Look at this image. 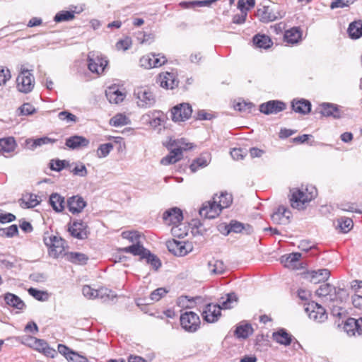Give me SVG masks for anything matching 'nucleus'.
<instances>
[{"label": "nucleus", "mask_w": 362, "mask_h": 362, "mask_svg": "<svg viewBox=\"0 0 362 362\" xmlns=\"http://www.w3.org/2000/svg\"><path fill=\"white\" fill-rule=\"evenodd\" d=\"M238 303V296L234 293H230L219 299L218 304H208L206 305L202 316L207 322L213 323L218 321L221 316V310L230 309Z\"/></svg>", "instance_id": "obj_1"}, {"label": "nucleus", "mask_w": 362, "mask_h": 362, "mask_svg": "<svg viewBox=\"0 0 362 362\" xmlns=\"http://www.w3.org/2000/svg\"><path fill=\"white\" fill-rule=\"evenodd\" d=\"M317 195L316 189L310 186L309 187L296 189L293 190L291 194V203L294 209H303L305 204L310 202Z\"/></svg>", "instance_id": "obj_2"}, {"label": "nucleus", "mask_w": 362, "mask_h": 362, "mask_svg": "<svg viewBox=\"0 0 362 362\" xmlns=\"http://www.w3.org/2000/svg\"><path fill=\"white\" fill-rule=\"evenodd\" d=\"M180 325L185 331L190 333L197 332L201 325L199 315L192 311H186L180 318Z\"/></svg>", "instance_id": "obj_3"}, {"label": "nucleus", "mask_w": 362, "mask_h": 362, "mask_svg": "<svg viewBox=\"0 0 362 362\" xmlns=\"http://www.w3.org/2000/svg\"><path fill=\"white\" fill-rule=\"evenodd\" d=\"M16 83L17 88L20 92L25 93L30 92L35 85V79L30 71L21 68L16 78Z\"/></svg>", "instance_id": "obj_4"}, {"label": "nucleus", "mask_w": 362, "mask_h": 362, "mask_svg": "<svg viewBox=\"0 0 362 362\" xmlns=\"http://www.w3.org/2000/svg\"><path fill=\"white\" fill-rule=\"evenodd\" d=\"M44 243L49 247V255L54 258L63 255L65 250V242L55 235L44 238Z\"/></svg>", "instance_id": "obj_5"}, {"label": "nucleus", "mask_w": 362, "mask_h": 362, "mask_svg": "<svg viewBox=\"0 0 362 362\" xmlns=\"http://www.w3.org/2000/svg\"><path fill=\"white\" fill-rule=\"evenodd\" d=\"M134 95L137 99V105L142 108L152 107L156 103L154 94L147 87H139L135 89Z\"/></svg>", "instance_id": "obj_6"}, {"label": "nucleus", "mask_w": 362, "mask_h": 362, "mask_svg": "<svg viewBox=\"0 0 362 362\" xmlns=\"http://www.w3.org/2000/svg\"><path fill=\"white\" fill-rule=\"evenodd\" d=\"M166 246L170 252L175 256L182 257L190 252L193 246L191 243L175 239L167 241Z\"/></svg>", "instance_id": "obj_7"}, {"label": "nucleus", "mask_w": 362, "mask_h": 362, "mask_svg": "<svg viewBox=\"0 0 362 362\" xmlns=\"http://www.w3.org/2000/svg\"><path fill=\"white\" fill-rule=\"evenodd\" d=\"M285 12L279 9V7L274 8L264 6L262 8L258 9L257 14L261 21L264 23L272 22L279 18H282L285 16Z\"/></svg>", "instance_id": "obj_8"}, {"label": "nucleus", "mask_w": 362, "mask_h": 362, "mask_svg": "<svg viewBox=\"0 0 362 362\" xmlns=\"http://www.w3.org/2000/svg\"><path fill=\"white\" fill-rule=\"evenodd\" d=\"M305 312L310 320L316 322H323L327 319V314L325 309L320 304L312 302L305 308Z\"/></svg>", "instance_id": "obj_9"}, {"label": "nucleus", "mask_w": 362, "mask_h": 362, "mask_svg": "<svg viewBox=\"0 0 362 362\" xmlns=\"http://www.w3.org/2000/svg\"><path fill=\"white\" fill-rule=\"evenodd\" d=\"M27 344L37 351L42 353L46 356L54 358L57 354L56 350L51 348L49 344L43 339H37L33 337L28 338Z\"/></svg>", "instance_id": "obj_10"}, {"label": "nucleus", "mask_w": 362, "mask_h": 362, "mask_svg": "<svg viewBox=\"0 0 362 362\" xmlns=\"http://www.w3.org/2000/svg\"><path fill=\"white\" fill-rule=\"evenodd\" d=\"M88 69L98 74H102L107 65V61L102 56L96 55L94 52H90L88 55Z\"/></svg>", "instance_id": "obj_11"}, {"label": "nucleus", "mask_w": 362, "mask_h": 362, "mask_svg": "<svg viewBox=\"0 0 362 362\" xmlns=\"http://www.w3.org/2000/svg\"><path fill=\"white\" fill-rule=\"evenodd\" d=\"M192 113V108L189 103H181L171 110L172 119L175 122H182L188 119Z\"/></svg>", "instance_id": "obj_12"}, {"label": "nucleus", "mask_w": 362, "mask_h": 362, "mask_svg": "<svg viewBox=\"0 0 362 362\" xmlns=\"http://www.w3.org/2000/svg\"><path fill=\"white\" fill-rule=\"evenodd\" d=\"M221 211V209L217 204L216 198H213V201L203 204L199 209V214L205 218L212 219L217 217Z\"/></svg>", "instance_id": "obj_13"}, {"label": "nucleus", "mask_w": 362, "mask_h": 362, "mask_svg": "<svg viewBox=\"0 0 362 362\" xmlns=\"http://www.w3.org/2000/svg\"><path fill=\"white\" fill-rule=\"evenodd\" d=\"M68 230L71 235L78 240H84L88 238V226L82 221H74L69 224Z\"/></svg>", "instance_id": "obj_14"}, {"label": "nucleus", "mask_w": 362, "mask_h": 362, "mask_svg": "<svg viewBox=\"0 0 362 362\" xmlns=\"http://www.w3.org/2000/svg\"><path fill=\"white\" fill-rule=\"evenodd\" d=\"M18 144L13 136L0 138V153L5 158H11Z\"/></svg>", "instance_id": "obj_15"}, {"label": "nucleus", "mask_w": 362, "mask_h": 362, "mask_svg": "<svg viewBox=\"0 0 362 362\" xmlns=\"http://www.w3.org/2000/svg\"><path fill=\"white\" fill-rule=\"evenodd\" d=\"M163 219L165 224L177 226L183 219L182 212L179 208L173 207L163 213Z\"/></svg>", "instance_id": "obj_16"}, {"label": "nucleus", "mask_w": 362, "mask_h": 362, "mask_svg": "<svg viewBox=\"0 0 362 362\" xmlns=\"http://www.w3.org/2000/svg\"><path fill=\"white\" fill-rule=\"evenodd\" d=\"M286 109V104L279 100H269L259 105V111L265 115L277 114Z\"/></svg>", "instance_id": "obj_17"}, {"label": "nucleus", "mask_w": 362, "mask_h": 362, "mask_svg": "<svg viewBox=\"0 0 362 362\" xmlns=\"http://www.w3.org/2000/svg\"><path fill=\"white\" fill-rule=\"evenodd\" d=\"M157 81L162 88L166 89H173L177 87L179 83V81L175 74L171 72L160 74Z\"/></svg>", "instance_id": "obj_18"}, {"label": "nucleus", "mask_w": 362, "mask_h": 362, "mask_svg": "<svg viewBox=\"0 0 362 362\" xmlns=\"http://www.w3.org/2000/svg\"><path fill=\"white\" fill-rule=\"evenodd\" d=\"M330 272L327 269L308 271L305 274V278L313 284H319L328 279Z\"/></svg>", "instance_id": "obj_19"}, {"label": "nucleus", "mask_w": 362, "mask_h": 362, "mask_svg": "<svg viewBox=\"0 0 362 362\" xmlns=\"http://www.w3.org/2000/svg\"><path fill=\"white\" fill-rule=\"evenodd\" d=\"M86 206V202L83 197L78 195L72 196L67 199V207L73 214L81 213Z\"/></svg>", "instance_id": "obj_20"}, {"label": "nucleus", "mask_w": 362, "mask_h": 362, "mask_svg": "<svg viewBox=\"0 0 362 362\" xmlns=\"http://www.w3.org/2000/svg\"><path fill=\"white\" fill-rule=\"evenodd\" d=\"M105 95L110 103L118 104L124 100L126 95L119 90L115 85L111 86L105 90Z\"/></svg>", "instance_id": "obj_21"}, {"label": "nucleus", "mask_w": 362, "mask_h": 362, "mask_svg": "<svg viewBox=\"0 0 362 362\" xmlns=\"http://www.w3.org/2000/svg\"><path fill=\"white\" fill-rule=\"evenodd\" d=\"M320 113L325 117H332L334 119L341 117V110L337 105L323 103L320 105Z\"/></svg>", "instance_id": "obj_22"}, {"label": "nucleus", "mask_w": 362, "mask_h": 362, "mask_svg": "<svg viewBox=\"0 0 362 362\" xmlns=\"http://www.w3.org/2000/svg\"><path fill=\"white\" fill-rule=\"evenodd\" d=\"M66 146L71 149L87 147L90 141L82 136H72L66 139Z\"/></svg>", "instance_id": "obj_23"}, {"label": "nucleus", "mask_w": 362, "mask_h": 362, "mask_svg": "<svg viewBox=\"0 0 362 362\" xmlns=\"http://www.w3.org/2000/svg\"><path fill=\"white\" fill-rule=\"evenodd\" d=\"M301 257V254L299 252H293L288 255H284L281 257V262L284 264L286 267L292 269H298L300 263V259Z\"/></svg>", "instance_id": "obj_24"}, {"label": "nucleus", "mask_w": 362, "mask_h": 362, "mask_svg": "<svg viewBox=\"0 0 362 362\" xmlns=\"http://www.w3.org/2000/svg\"><path fill=\"white\" fill-rule=\"evenodd\" d=\"M272 339L281 345L288 346L292 341L293 336L288 333L285 329L281 328L273 332Z\"/></svg>", "instance_id": "obj_25"}, {"label": "nucleus", "mask_w": 362, "mask_h": 362, "mask_svg": "<svg viewBox=\"0 0 362 362\" xmlns=\"http://www.w3.org/2000/svg\"><path fill=\"white\" fill-rule=\"evenodd\" d=\"M49 202L53 210L57 213L62 212L65 208V199L58 193H52L49 196Z\"/></svg>", "instance_id": "obj_26"}, {"label": "nucleus", "mask_w": 362, "mask_h": 362, "mask_svg": "<svg viewBox=\"0 0 362 362\" xmlns=\"http://www.w3.org/2000/svg\"><path fill=\"white\" fill-rule=\"evenodd\" d=\"M147 250H148L144 248L140 243H134L130 246L120 249L122 252L130 253L134 256H139L141 259H144Z\"/></svg>", "instance_id": "obj_27"}, {"label": "nucleus", "mask_w": 362, "mask_h": 362, "mask_svg": "<svg viewBox=\"0 0 362 362\" xmlns=\"http://www.w3.org/2000/svg\"><path fill=\"white\" fill-rule=\"evenodd\" d=\"M291 106L296 112L303 115L309 113L311 110L310 103L305 99L293 100L291 103Z\"/></svg>", "instance_id": "obj_28"}, {"label": "nucleus", "mask_w": 362, "mask_h": 362, "mask_svg": "<svg viewBox=\"0 0 362 362\" xmlns=\"http://www.w3.org/2000/svg\"><path fill=\"white\" fill-rule=\"evenodd\" d=\"M57 141L56 139H52L47 136H44L35 139H28L25 141L27 145H30L29 148L32 151L35 150L36 148L47 145V144H53Z\"/></svg>", "instance_id": "obj_29"}, {"label": "nucleus", "mask_w": 362, "mask_h": 362, "mask_svg": "<svg viewBox=\"0 0 362 362\" xmlns=\"http://www.w3.org/2000/svg\"><path fill=\"white\" fill-rule=\"evenodd\" d=\"M40 202L37 199V196L34 194H23L22 198L19 200L20 206L23 209L33 208L38 205Z\"/></svg>", "instance_id": "obj_30"}, {"label": "nucleus", "mask_w": 362, "mask_h": 362, "mask_svg": "<svg viewBox=\"0 0 362 362\" xmlns=\"http://www.w3.org/2000/svg\"><path fill=\"white\" fill-rule=\"evenodd\" d=\"M302 33L300 29L297 27H293L285 32L284 40L286 42L291 44H296L301 39Z\"/></svg>", "instance_id": "obj_31"}, {"label": "nucleus", "mask_w": 362, "mask_h": 362, "mask_svg": "<svg viewBox=\"0 0 362 362\" xmlns=\"http://www.w3.org/2000/svg\"><path fill=\"white\" fill-rule=\"evenodd\" d=\"M182 158V154L180 153L179 150L173 149L172 148L170 151V153L161 159L160 163L164 165L174 164L176 162L181 160Z\"/></svg>", "instance_id": "obj_32"}, {"label": "nucleus", "mask_w": 362, "mask_h": 362, "mask_svg": "<svg viewBox=\"0 0 362 362\" xmlns=\"http://www.w3.org/2000/svg\"><path fill=\"white\" fill-rule=\"evenodd\" d=\"M4 300L7 305L18 310L25 307L24 302L17 296L8 293L5 295Z\"/></svg>", "instance_id": "obj_33"}, {"label": "nucleus", "mask_w": 362, "mask_h": 362, "mask_svg": "<svg viewBox=\"0 0 362 362\" xmlns=\"http://www.w3.org/2000/svg\"><path fill=\"white\" fill-rule=\"evenodd\" d=\"M208 269L213 274H221L225 272L226 267L223 261L214 259L208 262Z\"/></svg>", "instance_id": "obj_34"}, {"label": "nucleus", "mask_w": 362, "mask_h": 362, "mask_svg": "<svg viewBox=\"0 0 362 362\" xmlns=\"http://www.w3.org/2000/svg\"><path fill=\"white\" fill-rule=\"evenodd\" d=\"M253 332V329L250 324L240 325L236 327L235 335L239 339H246Z\"/></svg>", "instance_id": "obj_35"}, {"label": "nucleus", "mask_w": 362, "mask_h": 362, "mask_svg": "<svg viewBox=\"0 0 362 362\" xmlns=\"http://www.w3.org/2000/svg\"><path fill=\"white\" fill-rule=\"evenodd\" d=\"M348 33L351 38L358 39L362 36V21H358L350 23Z\"/></svg>", "instance_id": "obj_36"}, {"label": "nucleus", "mask_w": 362, "mask_h": 362, "mask_svg": "<svg viewBox=\"0 0 362 362\" xmlns=\"http://www.w3.org/2000/svg\"><path fill=\"white\" fill-rule=\"evenodd\" d=\"M344 329L349 335H354L356 332L358 334V318L347 319L344 325Z\"/></svg>", "instance_id": "obj_37"}, {"label": "nucleus", "mask_w": 362, "mask_h": 362, "mask_svg": "<svg viewBox=\"0 0 362 362\" xmlns=\"http://www.w3.org/2000/svg\"><path fill=\"white\" fill-rule=\"evenodd\" d=\"M213 198H216L217 204L221 210L228 207L233 202L232 195L227 192H222L219 196L216 195Z\"/></svg>", "instance_id": "obj_38"}, {"label": "nucleus", "mask_w": 362, "mask_h": 362, "mask_svg": "<svg viewBox=\"0 0 362 362\" xmlns=\"http://www.w3.org/2000/svg\"><path fill=\"white\" fill-rule=\"evenodd\" d=\"M253 42L259 48L267 49L272 45V40L265 35H256L253 37Z\"/></svg>", "instance_id": "obj_39"}, {"label": "nucleus", "mask_w": 362, "mask_h": 362, "mask_svg": "<svg viewBox=\"0 0 362 362\" xmlns=\"http://www.w3.org/2000/svg\"><path fill=\"white\" fill-rule=\"evenodd\" d=\"M75 13L74 11H61L54 16V21L56 23L70 21L74 18Z\"/></svg>", "instance_id": "obj_40"}, {"label": "nucleus", "mask_w": 362, "mask_h": 362, "mask_svg": "<svg viewBox=\"0 0 362 362\" xmlns=\"http://www.w3.org/2000/svg\"><path fill=\"white\" fill-rule=\"evenodd\" d=\"M116 296L113 292L107 288L96 289V298H100L104 302L113 300Z\"/></svg>", "instance_id": "obj_41"}, {"label": "nucleus", "mask_w": 362, "mask_h": 362, "mask_svg": "<svg viewBox=\"0 0 362 362\" xmlns=\"http://www.w3.org/2000/svg\"><path fill=\"white\" fill-rule=\"evenodd\" d=\"M285 207L280 206L276 211H274L271 218L274 223L278 224H286V218L284 216Z\"/></svg>", "instance_id": "obj_42"}, {"label": "nucleus", "mask_w": 362, "mask_h": 362, "mask_svg": "<svg viewBox=\"0 0 362 362\" xmlns=\"http://www.w3.org/2000/svg\"><path fill=\"white\" fill-rule=\"evenodd\" d=\"M68 259L74 264H86L88 257L86 255L79 252H70L68 254Z\"/></svg>", "instance_id": "obj_43"}, {"label": "nucleus", "mask_w": 362, "mask_h": 362, "mask_svg": "<svg viewBox=\"0 0 362 362\" xmlns=\"http://www.w3.org/2000/svg\"><path fill=\"white\" fill-rule=\"evenodd\" d=\"M337 221L338 226L343 233L349 232L353 227V221L350 218L341 217Z\"/></svg>", "instance_id": "obj_44"}, {"label": "nucleus", "mask_w": 362, "mask_h": 362, "mask_svg": "<svg viewBox=\"0 0 362 362\" xmlns=\"http://www.w3.org/2000/svg\"><path fill=\"white\" fill-rule=\"evenodd\" d=\"M113 145L111 143L103 144L99 146L97 149V156L100 158H105L112 150Z\"/></svg>", "instance_id": "obj_45"}, {"label": "nucleus", "mask_w": 362, "mask_h": 362, "mask_svg": "<svg viewBox=\"0 0 362 362\" xmlns=\"http://www.w3.org/2000/svg\"><path fill=\"white\" fill-rule=\"evenodd\" d=\"M144 259H146L147 263L150 264L156 270H157L161 266L160 259L156 255L151 254L148 250L144 256Z\"/></svg>", "instance_id": "obj_46"}, {"label": "nucleus", "mask_w": 362, "mask_h": 362, "mask_svg": "<svg viewBox=\"0 0 362 362\" xmlns=\"http://www.w3.org/2000/svg\"><path fill=\"white\" fill-rule=\"evenodd\" d=\"M28 293L40 301H46L48 300V293L45 291H42L34 288L28 289Z\"/></svg>", "instance_id": "obj_47"}, {"label": "nucleus", "mask_w": 362, "mask_h": 362, "mask_svg": "<svg viewBox=\"0 0 362 362\" xmlns=\"http://www.w3.org/2000/svg\"><path fill=\"white\" fill-rule=\"evenodd\" d=\"M171 146H174L173 148V149H178L182 154L183 151H186L192 148V144L186 142L185 139H184L175 141L174 144H172Z\"/></svg>", "instance_id": "obj_48"}, {"label": "nucleus", "mask_w": 362, "mask_h": 362, "mask_svg": "<svg viewBox=\"0 0 362 362\" xmlns=\"http://www.w3.org/2000/svg\"><path fill=\"white\" fill-rule=\"evenodd\" d=\"M128 120L125 115L117 114L110 119V124L114 127H121L127 124Z\"/></svg>", "instance_id": "obj_49"}, {"label": "nucleus", "mask_w": 362, "mask_h": 362, "mask_svg": "<svg viewBox=\"0 0 362 362\" xmlns=\"http://www.w3.org/2000/svg\"><path fill=\"white\" fill-rule=\"evenodd\" d=\"M18 233V226L15 224L6 228H0V235L12 238Z\"/></svg>", "instance_id": "obj_50"}, {"label": "nucleus", "mask_w": 362, "mask_h": 362, "mask_svg": "<svg viewBox=\"0 0 362 362\" xmlns=\"http://www.w3.org/2000/svg\"><path fill=\"white\" fill-rule=\"evenodd\" d=\"M209 164V162L207 159L205 158L201 157L198 158L192 162V163L190 165V170L192 172L195 173L199 170L200 168H204L207 166Z\"/></svg>", "instance_id": "obj_51"}, {"label": "nucleus", "mask_w": 362, "mask_h": 362, "mask_svg": "<svg viewBox=\"0 0 362 362\" xmlns=\"http://www.w3.org/2000/svg\"><path fill=\"white\" fill-rule=\"evenodd\" d=\"M226 229L227 230L226 234H228L231 232L240 233L244 229V226L240 222L232 221L228 226H226Z\"/></svg>", "instance_id": "obj_52"}, {"label": "nucleus", "mask_w": 362, "mask_h": 362, "mask_svg": "<svg viewBox=\"0 0 362 362\" xmlns=\"http://www.w3.org/2000/svg\"><path fill=\"white\" fill-rule=\"evenodd\" d=\"M141 66L149 69L153 68V54L143 56L140 60Z\"/></svg>", "instance_id": "obj_53"}, {"label": "nucleus", "mask_w": 362, "mask_h": 362, "mask_svg": "<svg viewBox=\"0 0 362 362\" xmlns=\"http://www.w3.org/2000/svg\"><path fill=\"white\" fill-rule=\"evenodd\" d=\"M58 118L66 123L76 122L77 117L74 114L68 111H62L58 114Z\"/></svg>", "instance_id": "obj_54"}, {"label": "nucleus", "mask_w": 362, "mask_h": 362, "mask_svg": "<svg viewBox=\"0 0 362 362\" xmlns=\"http://www.w3.org/2000/svg\"><path fill=\"white\" fill-rule=\"evenodd\" d=\"M68 165V162L65 160H52L50 162V168L52 170L59 172Z\"/></svg>", "instance_id": "obj_55"}, {"label": "nucleus", "mask_w": 362, "mask_h": 362, "mask_svg": "<svg viewBox=\"0 0 362 362\" xmlns=\"http://www.w3.org/2000/svg\"><path fill=\"white\" fill-rule=\"evenodd\" d=\"M154 35L152 33H146L140 32L136 35V39L141 44H151L154 40Z\"/></svg>", "instance_id": "obj_56"}, {"label": "nucleus", "mask_w": 362, "mask_h": 362, "mask_svg": "<svg viewBox=\"0 0 362 362\" xmlns=\"http://www.w3.org/2000/svg\"><path fill=\"white\" fill-rule=\"evenodd\" d=\"M132 44V41L131 37H126L116 43V48L117 50L126 51L131 47Z\"/></svg>", "instance_id": "obj_57"}, {"label": "nucleus", "mask_w": 362, "mask_h": 362, "mask_svg": "<svg viewBox=\"0 0 362 362\" xmlns=\"http://www.w3.org/2000/svg\"><path fill=\"white\" fill-rule=\"evenodd\" d=\"M11 78L10 70L3 66H0V86H4Z\"/></svg>", "instance_id": "obj_58"}, {"label": "nucleus", "mask_w": 362, "mask_h": 362, "mask_svg": "<svg viewBox=\"0 0 362 362\" xmlns=\"http://www.w3.org/2000/svg\"><path fill=\"white\" fill-rule=\"evenodd\" d=\"M333 289L334 287L330 284H324L316 290V294L319 296H327L332 292Z\"/></svg>", "instance_id": "obj_59"}, {"label": "nucleus", "mask_w": 362, "mask_h": 362, "mask_svg": "<svg viewBox=\"0 0 362 362\" xmlns=\"http://www.w3.org/2000/svg\"><path fill=\"white\" fill-rule=\"evenodd\" d=\"M233 107L235 110H238L240 112H250L251 110L254 107V105L251 103L246 102H238L234 104Z\"/></svg>", "instance_id": "obj_60"}, {"label": "nucleus", "mask_w": 362, "mask_h": 362, "mask_svg": "<svg viewBox=\"0 0 362 362\" xmlns=\"http://www.w3.org/2000/svg\"><path fill=\"white\" fill-rule=\"evenodd\" d=\"M122 236L124 239L129 240L132 243H139L140 235L136 231H124L122 233Z\"/></svg>", "instance_id": "obj_61"}, {"label": "nucleus", "mask_w": 362, "mask_h": 362, "mask_svg": "<svg viewBox=\"0 0 362 362\" xmlns=\"http://www.w3.org/2000/svg\"><path fill=\"white\" fill-rule=\"evenodd\" d=\"M356 0H334L331 3L332 9L344 8L353 4Z\"/></svg>", "instance_id": "obj_62"}, {"label": "nucleus", "mask_w": 362, "mask_h": 362, "mask_svg": "<svg viewBox=\"0 0 362 362\" xmlns=\"http://www.w3.org/2000/svg\"><path fill=\"white\" fill-rule=\"evenodd\" d=\"M168 291L164 288H158L151 292L150 300L152 301H158L163 296H164Z\"/></svg>", "instance_id": "obj_63"}, {"label": "nucleus", "mask_w": 362, "mask_h": 362, "mask_svg": "<svg viewBox=\"0 0 362 362\" xmlns=\"http://www.w3.org/2000/svg\"><path fill=\"white\" fill-rule=\"evenodd\" d=\"M352 303L354 308L358 310L357 315L362 316V296L355 295L352 297Z\"/></svg>", "instance_id": "obj_64"}]
</instances>
